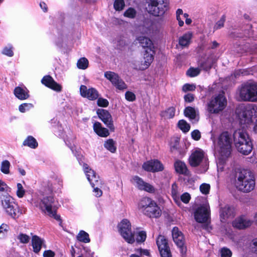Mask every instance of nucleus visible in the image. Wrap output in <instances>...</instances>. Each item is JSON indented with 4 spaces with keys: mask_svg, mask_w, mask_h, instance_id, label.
Listing matches in <instances>:
<instances>
[{
    "mask_svg": "<svg viewBox=\"0 0 257 257\" xmlns=\"http://www.w3.org/2000/svg\"><path fill=\"white\" fill-rule=\"evenodd\" d=\"M236 187L243 192H249L255 187V179L253 173L248 169H239L236 172Z\"/></svg>",
    "mask_w": 257,
    "mask_h": 257,
    "instance_id": "obj_1",
    "label": "nucleus"
},
{
    "mask_svg": "<svg viewBox=\"0 0 257 257\" xmlns=\"http://www.w3.org/2000/svg\"><path fill=\"white\" fill-rule=\"evenodd\" d=\"M233 141L238 151L244 155L249 154L252 149V145L245 130L237 129L233 134Z\"/></svg>",
    "mask_w": 257,
    "mask_h": 257,
    "instance_id": "obj_2",
    "label": "nucleus"
},
{
    "mask_svg": "<svg viewBox=\"0 0 257 257\" xmlns=\"http://www.w3.org/2000/svg\"><path fill=\"white\" fill-rule=\"evenodd\" d=\"M239 96L241 100L257 102V83L246 82L242 84L238 89Z\"/></svg>",
    "mask_w": 257,
    "mask_h": 257,
    "instance_id": "obj_3",
    "label": "nucleus"
},
{
    "mask_svg": "<svg viewBox=\"0 0 257 257\" xmlns=\"http://www.w3.org/2000/svg\"><path fill=\"white\" fill-rule=\"evenodd\" d=\"M146 9L149 13L155 16H161L168 9L167 0H146Z\"/></svg>",
    "mask_w": 257,
    "mask_h": 257,
    "instance_id": "obj_4",
    "label": "nucleus"
},
{
    "mask_svg": "<svg viewBox=\"0 0 257 257\" xmlns=\"http://www.w3.org/2000/svg\"><path fill=\"white\" fill-rule=\"evenodd\" d=\"M1 199L3 207L13 218L18 217L23 213L20 210L18 204L14 201V199L9 194L2 195Z\"/></svg>",
    "mask_w": 257,
    "mask_h": 257,
    "instance_id": "obj_5",
    "label": "nucleus"
},
{
    "mask_svg": "<svg viewBox=\"0 0 257 257\" xmlns=\"http://www.w3.org/2000/svg\"><path fill=\"white\" fill-rule=\"evenodd\" d=\"M232 139L231 135L227 132L221 133L218 138L217 145L219 148V152L223 157H227L231 153Z\"/></svg>",
    "mask_w": 257,
    "mask_h": 257,
    "instance_id": "obj_6",
    "label": "nucleus"
},
{
    "mask_svg": "<svg viewBox=\"0 0 257 257\" xmlns=\"http://www.w3.org/2000/svg\"><path fill=\"white\" fill-rule=\"evenodd\" d=\"M54 199L52 196L44 197L40 204L41 209L56 220L61 221L60 216L56 214L57 208L54 205Z\"/></svg>",
    "mask_w": 257,
    "mask_h": 257,
    "instance_id": "obj_7",
    "label": "nucleus"
},
{
    "mask_svg": "<svg viewBox=\"0 0 257 257\" xmlns=\"http://www.w3.org/2000/svg\"><path fill=\"white\" fill-rule=\"evenodd\" d=\"M227 101L223 94L212 97L208 103L207 110L211 113H218L225 107Z\"/></svg>",
    "mask_w": 257,
    "mask_h": 257,
    "instance_id": "obj_8",
    "label": "nucleus"
},
{
    "mask_svg": "<svg viewBox=\"0 0 257 257\" xmlns=\"http://www.w3.org/2000/svg\"><path fill=\"white\" fill-rule=\"evenodd\" d=\"M119 231L122 237L129 243L135 242L134 234L131 230V224L126 219H123L118 224Z\"/></svg>",
    "mask_w": 257,
    "mask_h": 257,
    "instance_id": "obj_9",
    "label": "nucleus"
},
{
    "mask_svg": "<svg viewBox=\"0 0 257 257\" xmlns=\"http://www.w3.org/2000/svg\"><path fill=\"white\" fill-rule=\"evenodd\" d=\"M239 122L241 125H243L242 128L243 130L245 127L248 125L254 124V119L252 112L251 107H245L241 110L238 114Z\"/></svg>",
    "mask_w": 257,
    "mask_h": 257,
    "instance_id": "obj_10",
    "label": "nucleus"
},
{
    "mask_svg": "<svg viewBox=\"0 0 257 257\" xmlns=\"http://www.w3.org/2000/svg\"><path fill=\"white\" fill-rule=\"evenodd\" d=\"M172 237L176 245L180 248L182 257H185L187 251L186 246L184 245V237L182 233L177 227H174L172 231Z\"/></svg>",
    "mask_w": 257,
    "mask_h": 257,
    "instance_id": "obj_11",
    "label": "nucleus"
},
{
    "mask_svg": "<svg viewBox=\"0 0 257 257\" xmlns=\"http://www.w3.org/2000/svg\"><path fill=\"white\" fill-rule=\"evenodd\" d=\"M209 207L207 205H202L198 207L194 212L195 220L199 223L207 222L209 217Z\"/></svg>",
    "mask_w": 257,
    "mask_h": 257,
    "instance_id": "obj_12",
    "label": "nucleus"
},
{
    "mask_svg": "<svg viewBox=\"0 0 257 257\" xmlns=\"http://www.w3.org/2000/svg\"><path fill=\"white\" fill-rule=\"evenodd\" d=\"M104 76L118 89L123 90L127 88V86L125 83L120 79L118 75L114 72L107 71L105 73Z\"/></svg>",
    "mask_w": 257,
    "mask_h": 257,
    "instance_id": "obj_13",
    "label": "nucleus"
},
{
    "mask_svg": "<svg viewBox=\"0 0 257 257\" xmlns=\"http://www.w3.org/2000/svg\"><path fill=\"white\" fill-rule=\"evenodd\" d=\"M97 114L110 130L113 132L115 128L113 124L112 116L109 112L107 110L99 109L97 111Z\"/></svg>",
    "mask_w": 257,
    "mask_h": 257,
    "instance_id": "obj_14",
    "label": "nucleus"
},
{
    "mask_svg": "<svg viewBox=\"0 0 257 257\" xmlns=\"http://www.w3.org/2000/svg\"><path fill=\"white\" fill-rule=\"evenodd\" d=\"M143 169L148 172H159L164 169L163 164L158 160H154L144 163L142 166Z\"/></svg>",
    "mask_w": 257,
    "mask_h": 257,
    "instance_id": "obj_15",
    "label": "nucleus"
},
{
    "mask_svg": "<svg viewBox=\"0 0 257 257\" xmlns=\"http://www.w3.org/2000/svg\"><path fill=\"white\" fill-rule=\"evenodd\" d=\"M131 181L136 184L139 190H144L150 193L155 191V188L152 185L144 182L141 178L138 176H134Z\"/></svg>",
    "mask_w": 257,
    "mask_h": 257,
    "instance_id": "obj_16",
    "label": "nucleus"
},
{
    "mask_svg": "<svg viewBox=\"0 0 257 257\" xmlns=\"http://www.w3.org/2000/svg\"><path fill=\"white\" fill-rule=\"evenodd\" d=\"M81 95L86 97L90 100H95L98 98L99 94L98 91L93 88L87 89L85 85H81L80 87Z\"/></svg>",
    "mask_w": 257,
    "mask_h": 257,
    "instance_id": "obj_17",
    "label": "nucleus"
},
{
    "mask_svg": "<svg viewBox=\"0 0 257 257\" xmlns=\"http://www.w3.org/2000/svg\"><path fill=\"white\" fill-rule=\"evenodd\" d=\"M235 215L234 208L232 206L226 205L220 209V216L221 222H225L229 218H233Z\"/></svg>",
    "mask_w": 257,
    "mask_h": 257,
    "instance_id": "obj_18",
    "label": "nucleus"
},
{
    "mask_svg": "<svg viewBox=\"0 0 257 257\" xmlns=\"http://www.w3.org/2000/svg\"><path fill=\"white\" fill-rule=\"evenodd\" d=\"M252 221L245 216H241L236 218L232 222L233 227L243 229L251 226Z\"/></svg>",
    "mask_w": 257,
    "mask_h": 257,
    "instance_id": "obj_19",
    "label": "nucleus"
},
{
    "mask_svg": "<svg viewBox=\"0 0 257 257\" xmlns=\"http://www.w3.org/2000/svg\"><path fill=\"white\" fill-rule=\"evenodd\" d=\"M204 153L201 150H196L192 153L189 158V163L192 167H197L202 161Z\"/></svg>",
    "mask_w": 257,
    "mask_h": 257,
    "instance_id": "obj_20",
    "label": "nucleus"
},
{
    "mask_svg": "<svg viewBox=\"0 0 257 257\" xmlns=\"http://www.w3.org/2000/svg\"><path fill=\"white\" fill-rule=\"evenodd\" d=\"M41 82L45 86L55 91H60L61 90L62 87L61 85L55 81L50 75L44 76L42 78Z\"/></svg>",
    "mask_w": 257,
    "mask_h": 257,
    "instance_id": "obj_21",
    "label": "nucleus"
},
{
    "mask_svg": "<svg viewBox=\"0 0 257 257\" xmlns=\"http://www.w3.org/2000/svg\"><path fill=\"white\" fill-rule=\"evenodd\" d=\"M154 51L146 50L144 54V60L141 61L140 69H146L150 65L154 59Z\"/></svg>",
    "mask_w": 257,
    "mask_h": 257,
    "instance_id": "obj_22",
    "label": "nucleus"
},
{
    "mask_svg": "<svg viewBox=\"0 0 257 257\" xmlns=\"http://www.w3.org/2000/svg\"><path fill=\"white\" fill-rule=\"evenodd\" d=\"M144 213L150 217L158 218L161 216L162 211L157 203L155 202V204L152 205L147 208Z\"/></svg>",
    "mask_w": 257,
    "mask_h": 257,
    "instance_id": "obj_23",
    "label": "nucleus"
},
{
    "mask_svg": "<svg viewBox=\"0 0 257 257\" xmlns=\"http://www.w3.org/2000/svg\"><path fill=\"white\" fill-rule=\"evenodd\" d=\"M137 40L142 47L146 48V50L150 52L152 51L154 48L153 44L149 38L144 36H140L137 38Z\"/></svg>",
    "mask_w": 257,
    "mask_h": 257,
    "instance_id": "obj_24",
    "label": "nucleus"
},
{
    "mask_svg": "<svg viewBox=\"0 0 257 257\" xmlns=\"http://www.w3.org/2000/svg\"><path fill=\"white\" fill-rule=\"evenodd\" d=\"M44 240L38 236L35 235L32 237V245L33 248V251L35 253H38L44 243Z\"/></svg>",
    "mask_w": 257,
    "mask_h": 257,
    "instance_id": "obj_25",
    "label": "nucleus"
},
{
    "mask_svg": "<svg viewBox=\"0 0 257 257\" xmlns=\"http://www.w3.org/2000/svg\"><path fill=\"white\" fill-rule=\"evenodd\" d=\"M15 96L20 100H25L29 97V91L27 89H23L21 87H16L14 89Z\"/></svg>",
    "mask_w": 257,
    "mask_h": 257,
    "instance_id": "obj_26",
    "label": "nucleus"
},
{
    "mask_svg": "<svg viewBox=\"0 0 257 257\" xmlns=\"http://www.w3.org/2000/svg\"><path fill=\"white\" fill-rule=\"evenodd\" d=\"M93 129L97 135L100 137H106L109 135L108 130L106 128L102 127L101 123L99 122H96L94 123Z\"/></svg>",
    "mask_w": 257,
    "mask_h": 257,
    "instance_id": "obj_27",
    "label": "nucleus"
},
{
    "mask_svg": "<svg viewBox=\"0 0 257 257\" xmlns=\"http://www.w3.org/2000/svg\"><path fill=\"white\" fill-rule=\"evenodd\" d=\"M155 201L148 197H144L140 201L139 206L143 212L152 205L155 204Z\"/></svg>",
    "mask_w": 257,
    "mask_h": 257,
    "instance_id": "obj_28",
    "label": "nucleus"
},
{
    "mask_svg": "<svg viewBox=\"0 0 257 257\" xmlns=\"http://www.w3.org/2000/svg\"><path fill=\"white\" fill-rule=\"evenodd\" d=\"M176 171L180 174L188 175L189 171L184 163L181 161H177L174 164Z\"/></svg>",
    "mask_w": 257,
    "mask_h": 257,
    "instance_id": "obj_29",
    "label": "nucleus"
},
{
    "mask_svg": "<svg viewBox=\"0 0 257 257\" xmlns=\"http://www.w3.org/2000/svg\"><path fill=\"white\" fill-rule=\"evenodd\" d=\"M157 244L159 250L165 249L166 248H169L167 240L164 236L161 235L158 237Z\"/></svg>",
    "mask_w": 257,
    "mask_h": 257,
    "instance_id": "obj_30",
    "label": "nucleus"
},
{
    "mask_svg": "<svg viewBox=\"0 0 257 257\" xmlns=\"http://www.w3.org/2000/svg\"><path fill=\"white\" fill-rule=\"evenodd\" d=\"M83 166L88 181L92 180V178H98V176H96L95 172L93 170L89 168L87 164L84 163Z\"/></svg>",
    "mask_w": 257,
    "mask_h": 257,
    "instance_id": "obj_31",
    "label": "nucleus"
},
{
    "mask_svg": "<svg viewBox=\"0 0 257 257\" xmlns=\"http://www.w3.org/2000/svg\"><path fill=\"white\" fill-rule=\"evenodd\" d=\"M184 113L185 116L189 117L191 120L195 119L197 116L195 109L191 106L186 107L184 110Z\"/></svg>",
    "mask_w": 257,
    "mask_h": 257,
    "instance_id": "obj_32",
    "label": "nucleus"
},
{
    "mask_svg": "<svg viewBox=\"0 0 257 257\" xmlns=\"http://www.w3.org/2000/svg\"><path fill=\"white\" fill-rule=\"evenodd\" d=\"M23 145L24 146H27L33 149H35L38 146V143L36 139L32 136H29L24 141Z\"/></svg>",
    "mask_w": 257,
    "mask_h": 257,
    "instance_id": "obj_33",
    "label": "nucleus"
},
{
    "mask_svg": "<svg viewBox=\"0 0 257 257\" xmlns=\"http://www.w3.org/2000/svg\"><path fill=\"white\" fill-rule=\"evenodd\" d=\"M115 142L112 139H108L104 143V147L111 153H114L116 151V147Z\"/></svg>",
    "mask_w": 257,
    "mask_h": 257,
    "instance_id": "obj_34",
    "label": "nucleus"
},
{
    "mask_svg": "<svg viewBox=\"0 0 257 257\" xmlns=\"http://www.w3.org/2000/svg\"><path fill=\"white\" fill-rule=\"evenodd\" d=\"M77 239L84 243L90 242V238L88 234L83 230H81L77 235Z\"/></svg>",
    "mask_w": 257,
    "mask_h": 257,
    "instance_id": "obj_35",
    "label": "nucleus"
},
{
    "mask_svg": "<svg viewBox=\"0 0 257 257\" xmlns=\"http://www.w3.org/2000/svg\"><path fill=\"white\" fill-rule=\"evenodd\" d=\"M191 37L192 35L190 33L184 34L179 39V44L182 46H187L189 44Z\"/></svg>",
    "mask_w": 257,
    "mask_h": 257,
    "instance_id": "obj_36",
    "label": "nucleus"
},
{
    "mask_svg": "<svg viewBox=\"0 0 257 257\" xmlns=\"http://www.w3.org/2000/svg\"><path fill=\"white\" fill-rule=\"evenodd\" d=\"M77 66L79 69L85 70L87 68L88 66V61L84 57L79 59L77 63Z\"/></svg>",
    "mask_w": 257,
    "mask_h": 257,
    "instance_id": "obj_37",
    "label": "nucleus"
},
{
    "mask_svg": "<svg viewBox=\"0 0 257 257\" xmlns=\"http://www.w3.org/2000/svg\"><path fill=\"white\" fill-rule=\"evenodd\" d=\"M178 127L184 133L188 132L190 128V125L185 120L182 119L179 121L178 123Z\"/></svg>",
    "mask_w": 257,
    "mask_h": 257,
    "instance_id": "obj_38",
    "label": "nucleus"
},
{
    "mask_svg": "<svg viewBox=\"0 0 257 257\" xmlns=\"http://www.w3.org/2000/svg\"><path fill=\"white\" fill-rule=\"evenodd\" d=\"M10 163L8 160H5L2 162L1 166V171L6 174L10 173Z\"/></svg>",
    "mask_w": 257,
    "mask_h": 257,
    "instance_id": "obj_39",
    "label": "nucleus"
},
{
    "mask_svg": "<svg viewBox=\"0 0 257 257\" xmlns=\"http://www.w3.org/2000/svg\"><path fill=\"white\" fill-rule=\"evenodd\" d=\"M125 6L123 0H115L113 7L114 9L117 11L122 10Z\"/></svg>",
    "mask_w": 257,
    "mask_h": 257,
    "instance_id": "obj_40",
    "label": "nucleus"
},
{
    "mask_svg": "<svg viewBox=\"0 0 257 257\" xmlns=\"http://www.w3.org/2000/svg\"><path fill=\"white\" fill-rule=\"evenodd\" d=\"M171 193L172 195L174 198V199L175 200V201L177 202L179 201V196L178 195V191H177V185L176 183H173L172 185V188H171Z\"/></svg>",
    "mask_w": 257,
    "mask_h": 257,
    "instance_id": "obj_41",
    "label": "nucleus"
},
{
    "mask_svg": "<svg viewBox=\"0 0 257 257\" xmlns=\"http://www.w3.org/2000/svg\"><path fill=\"white\" fill-rule=\"evenodd\" d=\"M136 10L132 8L127 9L124 13V16L126 17L133 19L136 17Z\"/></svg>",
    "mask_w": 257,
    "mask_h": 257,
    "instance_id": "obj_42",
    "label": "nucleus"
},
{
    "mask_svg": "<svg viewBox=\"0 0 257 257\" xmlns=\"http://www.w3.org/2000/svg\"><path fill=\"white\" fill-rule=\"evenodd\" d=\"M220 254L221 257H231L232 252L227 247H223L220 249Z\"/></svg>",
    "mask_w": 257,
    "mask_h": 257,
    "instance_id": "obj_43",
    "label": "nucleus"
},
{
    "mask_svg": "<svg viewBox=\"0 0 257 257\" xmlns=\"http://www.w3.org/2000/svg\"><path fill=\"white\" fill-rule=\"evenodd\" d=\"M200 73V70L198 68H191L187 71V75L190 77H195L198 75Z\"/></svg>",
    "mask_w": 257,
    "mask_h": 257,
    "instance_id": "obj_44",
    "label": "nucleus"
},
{
    "mask_svg": "<svg viewBox=\"0 0 257 257\" xmlns=\"http://www.w3.org/2000/svg\"><path fill=\"white\" fill-rule=\"evenodd\" d=\"M225 16L223 15L220 19L215 24L214 29H220L224 26V23L225 21Z\"/></svg>",
    "mask_w": 257,
    "mask_h": 257,
    "instance_id": "obj_45",
    "label": "nucleus"
},
{
    "mask_svg": "<svg viewBox=\"0 0 257 257\" xmlns=\"http://www.w3.org/2000/svg\"><path fill=\"white\" fill-rule=\"evenodd\" d=\"M18 238L20 240V242L23 243H28L30 240L29 236L24 233H20L18 235Z\"/></svg>",
    "mask_w": 257,
    "mask_h": 257,
    "instance_id": "obj_46",
    "label": "nucleus"
},
{
    "mask_svg": "<svg viewBox=\"0 0 257 257\" xmlns=\"http://www.w3.org/2000/svg\"><path fill=\"white\" fill-rule=\"evenodd\" d=\"M175 109L173 107H169L165 112V116L167 118H172L175 115Z\"/></svg>",
    "mask_w": 257,
    "mask_h": 257,
    "instance_id": "obj_47",
    "label": "nucleus"
},
{
    "mask_svg": "<svg viewBox=\"0 0 257 257\" xmlns=\"http://www.w3.org/2000/svg\"><path fill=\"white\" fill-rule=\"evenodd\" d=\"M33 106L31 103H23L21 104L19 107V111L21 112H25L26 109L32 107Z\"/></svg>",
    "mask_w": 257,
    "mask_h": 257,
    "instance_id": "obj_48",
    "label": "nucleus"
},
{
    "mask_svg": "<svg viewBox=\"0 0 257 257\" xmlns=\"http://www.w3.org/2000/svg\"><path fill=\"white\" fill-rule=\"evenodd\" d=\"M147 235L146 232L144 231L139 232L138 237L137 238V242H142L145 241L146 239Z\"/></svg>",
    "mask_w": 257,
    "mask_h": 257,
    "instance_id": "obj_49",
    "label": "nucleus"
},
{
    "mask_svg": "<svg viewBox=\"0 0 257 257\" xmlns=\"http://www.w3.org/2000/svg\"><path fill=\"white\" fill-rule=\"evenodd\" d=\"M17 196L20 198L23 197L25 194V191L21 183L17 184Z\"/></svg>",
    "mask_w": 257,
    "mask_h": 257,
    "instance_id": "obj_50",
    "label": "nucleus"
},
{
    "mask_svg": "<svg viewBox=\"0 0 257 257\" xmlns=\"http://www.w3.org/2000/svg\"><path fill=\"white\" fill-rule=\"evenodd\" d=\"M210 185L208 184L204 183L200 185V191L204 194H207L209 193L210 190Z\"/></svg>",
    "mask_w": 257,
    "mask_h": 257,
    "instance_id": "obj_51",
    "label": "nucleus"
},
{
    "mask_svg": "<svg viewBox=\"0 0 257 257\" xmlns=\"http://www.w3.org/2000/svg\"><path fill=\"white\" fill-rule=\"evenodd\" d=\"M196 88V86L194 84H185L182 87V90L186 92L188 91H194Z\"/></svg>",
    "mask_w": 257,
    "mask_h": 257,
    "instance_id": "obj_52",
    "label": "nucleus"
},
{
    "mask_svg": "<svg viewBox=\"0 0 257 257\" xmlns=\"http://www.w3.org/2000/svg\"><path fill=\"white\" fill-rule=\"evenodd\" d=\"M161 257H171L170 247L159 250Z\"/></svg>",
    "mask_w": 257,
    "mask_h": 257,
    "instance_id": "obj_53",
    "label": "nucleus"
},
{
    "mask_svg": "<svg viewBox=\"0 0 257 257\" xmlns=\"http://www.w3.org/2000/svg\"><path fill=\"white\" fill-rule=\"evenodd\" d=\"M97 103V105L100 107H107L109 104L108 100L103 98H98Z\"/></svg>",
    "mask_w": 257,
    "mask_h": 257,
    "instance_id": "obj_54",
    "label": "nucleus"
},
{
    "mask_svg": "<svg viewBox=\"0 0 257 257\" xmlns=\"http://www.w3.org/2000/svg\"><path fill=\"white\" fill-rule=\"evenodd\" d=\"M125 97L127 100L130 101H133L136 100L135 94L131 91H126L125 94Z\"/></svg>",
    "mask_w": 257,
    "mask_h": 257,
    "instance_id": "obj_55",
    "label": "nucleus"
},
{
    "mask_svg": "<svg viewBox=\"0 0 257 257\" xmlns=\"http://www.w3.org/2000/svg\"><path fill=\"white\" fill-rule=\"evenodd\" d=\"M181 201L184 202V203H189L190 199L191 196L188 193H183L180 197Z\"/></svg>",
    "mask_w": 257,
    "mask_h": 257,
    "instance_id": "obj_56",
    "label": "nucleus"
},
{
    "mask_svg": "<svg viewBox=\"0 0 257 257\" xmlns=\"http://www.w3.org/2000/svg\"><path fill=\"white\" fill-rule=\"evenodd\" d=\"M191 136L194 140L198 141L201 138L200 132L197 130H194L192 132Z\"/></svg>",
    "mask_w": 257,
    "mask_h": 257,
    "instance_id": "obj_57",
    "label": "nucleus"
},
{
    "mask_svg": "<svg viewBox=\"0 0 257 257\" xmlns=\"http://www.w3.org/2000/svg\"><path fill=\"white\" fill-rule=\"evenodd\" d=\"M9 227L7 224H3L0 226V235L4 236L5 233H7L8 231Z\"/></svg>",
    "mask_w": 257,
    "mask_h": 257,
    "instance_id": "obj_58",
    "label": "nucleus"
},
{
    "mask_svg": "<svg viewBox=\"0 0 257 257\" xmlns=\"http://www.w3.org/2000/svg\"><path fill=\"white\" fill-rule=\"evenodd\" d=\"M184 100L186 102H191L194 100V95L191 93H188L184 97Z\"/></svg>",
    "mask_w": 257,
    "mask_h": 257,
    "instance_id": "obj_59",
    "label": "nucleus"
},
{
    "mask_svg": "<svg viewBox=\"0 0 257 257\" xmlns=\"http://www.w3.org/2000/svg\"><path fill=\"white\" fill-rule=\"evenodd\" d=\"M253 119L254 124L257 126V106L254 105L251 107Z\"/></svg>",
    "mask_w": 257,
    "mask_h": 257,
    "instance_id": "obj_60",
    "label": "nucleus"
},
{
    "mask_svg": "<svg viewBox=\"0 0 257 257\" xmlns=\"http://www.w3.org/2000/svg\"><path fill=\"white\" fill-rule=\"evenodd\" d=\"M91 184L92 187H94L96 186L101 185V181L98 178L94 179L92 178V180L89 181Z\"/></svg>",
    "mask_w": 257,
    "mask_h": 257,
    "instance_id": "obj_61",
    "label": "nucleus"
},
{
    "mask_svg": "<svg viewBox=\"0 0 257 257\" xmlns=\"http://www.w3.org/2000/svg\"><path fill=\"white\" fill-rule=\"evenodd\" d=\"M3 53L10 57L13 56V52L11 48L5 47L3 50Z\"/></svg>",
    "mask_w": 257,
    "mask_h": 257,
    "instance_id": "obj_62",
    "label": "nucleus"
},
{
    "mask_svg": "<svg viewBox=\"0 0 257 257\" xmlns=\"http://www.w3.org/2000/svg\"><path fill=\"white\" fill-rule=\"evenodd\" d=\"M250 246L252 250L257 253V238L253 239L251 243Z\"/></svg>",
    "mask_w": 257,
    "mask_h": 257,
    "instance_id": "obj_63",
    "label": "nucleus"
},
{
    "mask_svg": "<svg viewBox=\"0 0 257 257\" xmlns=\"http://www.w3.org/2000/svg\"><path fill=\"white\" fill-rule=\"evenodd\" d=\"M55 252L51 250H45L43 253L44 257H54L55 256Z\"/></svg>",
    "mask_w": 257,
    "mask_h": 257,
    "instance_id": "obj_64",
    "label": "nucleus"
}]
</instances>
